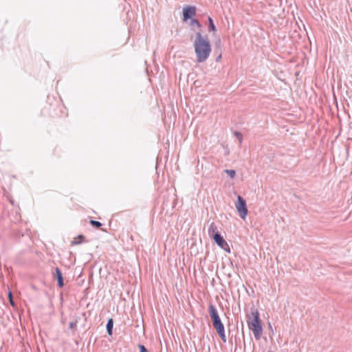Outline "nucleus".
Segmentation results:
<instances>
[{
    "label": "nucleus",
    "instance_id": "obj_11",
    "mask_svg": "<svg viewBox=\"0 0 352 352\" xmlns=\"http://www.w3.org/2000/svg\"><path fill=\"white\" fill-rule=\"evenodd\" d=\"M208 20L210 30L212 32H215L217 30H216V27L213 23L212 19L210 16H209Z\"/></svg>",
    "mask_w": 352,
    "mask_h": 352
},
{
    "label": "nucleus",
    "instance_id": "obj_4",
    "mask_svg": "<svg viewBox=\"0 0 352 352\" xmlns=\"http://www.w3.org/2000/svg\"><path fill=\"white\" fill-rule=\"evenodd\" d=\"M236 208L240 214L241 218L245 219L248 214V208L245 200L240 195H239L237 197Z\"/></svg>",
    "mask_w": 352,
    "mask_h": 352
},
{
    "label": "nucleus",
    "instance_id": "obj_7",
    "mask_svg": "<svg viewBox=\"0 0 352 352\" xmlns=\"http://www.w3.org/2000/svg\"><path fill=\"white\" fill-rule=\"evenodd\" d=\"M54 278L57 279L58 286L63 287L64 285L63 277L60 270L58 267H56L55 273L54 274Z\"/></svg>",
    "mask_w": 352,
    "mask_h": 352
},
{
    "label": "nucleus",
    "instance_id": "obj_18",
    "mask_svg": "<svg viewBox=\"0 0 352 352\" xmlns=\"http://www.w3.org/2000/svg\"><path fill=\"white\" fill-rule=\"evenodd\" d=\"M9 296H10V304L13 306L14 305V302L12 299V294H11V292L9 293Z\"/></svg>",
    "mask_w": 352,
    "mask_h": 352
},
{
    "label": "nucleus",
    "instance_id": "obj_19",
    "mask_svg": "<svg viewBox=\"0 0 352 352\" xmlns=\"http://www.w3.org/2000/svg\"><path fill=\"white\" fill-rule=\"evenodd\" d=\"M221 58V54H220L216 58V61H219Z\"/></svg>",
    "mask_w": 352,
    "mask_h": 352
},
{
    "label": "nucleus",
    "instance_id": "obj_8",
    "mask_svg": "<svg viewBox=\"0 0 352 352\" xmlns=\"http://www.w3.org/2000/svg\"><path fill=\"white\" fill-rule=\"evenodd\" d=\"M208 309L211 320L220 318L217 309L213 305L210 304L208 306Z\"/></svg>",
    "mask_w": 352,
    "mask_h": 352
},
{
    "label": "nucleus",
    "instance_id": "obj_3",
    "mask_svg": "<svg viewBox=\"0 0 352 352\" xmlns=\"http://www.w3.org/2000/svg\"><path fill=\"white\" fill-rule=\"evenodd\" d=\"M212 325L214 328L215 329L217 333L219 336L220 338L223 342H226L227 339L225 334V328L224 325L222 323L221 318H217L212 320Z\"/></svg>",
    "mask_w": 352,
    "mask_h": 352
},
{
    "label": "nucleus",
    "instance_id": "obj_16",
    "mask_svg": "<svg viewBox=\"0 0 352 352\" xmlns=\"http://www.w3.org/2000/svg\"><path fill=\"white\" fill-rule=\"evenodd\" d=\"M138 346H139V349H140V352H148L147 349L144 345L139 344Z\"/></svg>",
    "mask_w": 352,
    "mask_h": 352
},
{
    "label": "nucleus",
    "instance_id": "obj_9",
    "mask_svg": "<svg viewBox=\"0 0 352 352\" xmlns=\"http://www.w3.org/2000/svg\"><path fill=\"white\" fill-rule=\"evenodd\" d=\"M217 231V227L214 222H212L208 227V232L210 237L213 236V234Z\"/></svg>",
    "mask_w": 352,
    "mask_h": 352
},
{
    "label": "nucleus",
    "instance_id": "obj_12",
    "mask_svg": "<svg viewBox=\"0 0 352 352\" xmlns=\"http://www.w3.org/2000/svg\"><path fill=\"white\" fill-rule=\"evenodd\" d=\"M224 172L229 175L230 178H234L236 175V172L234 170L232 169H226L224 170Z\"/></svg>",
    "mask_w": 352,
    "mask_h": 352
},
{
    "label": "nucleus",
    "instance_id": "obj_5",
    "mask_svg": "<svg viewBox=\"0 0 352 352\" xmlns=\"http://www.w3.org/2000/svg\"><path fill=\"white\" fill-rule=\"evenodd\" d=\"M212 238L219 247L228 253L230 252L229 245L219 232H216Z\"/></svg>",
    "mask_w": 352,
    "mask_h": 352
},
{
    "label": "nucleus",
    "instance_id": "obj_6",
    "mask_svg": "<svg viewBox=\"0 0 352 352\" xmlns=\"http://www.w3.org/2000/svg\"><path fill=\"white\" fill-rule=\"evenodd\" d=\"M196 14V8L195 6H187L183 9V19L187 21Z\"/></svg>",
    "mask_w": 352,
    "mask_h": 352
},
{
    "label": "nucleus",
    "instance_id": "obj_15",
    "mask_svg": "<svg viewBox=\"0 0 352 352\" xmlns=\"http://www.w3.org/2000/svg\"><path fill=\"white\" fill-rule=\"evenodd\" d=\"M234 135L237 138V139L239 140V142L241 143L242 141H243V135L242 134L239 132V131H235L234 132Z\"/></svg>",
    "mask_w": 352,
    "mask_h": 352
},
{
    "label": "nucleus",
    "instance_id": "obj_17",
    "mask_svg": "<svg viewBox=\"0 0 352 352\" xmlns=\"http://www.w3.org/2000/svg\"><path fill=\"white\" fill-rule=\"evenodd\" d=\"M77 324V320H76L75 322H70L69 324V328L70 329H73Z\"/></svg>",
    "mask_w": 352,
    "mask_h": 352
},
{
    "label": "nucleus",
    "instance_id": "obj_2",
    "mask_svg": "<svg viewBox=\"0 0 352 352\" xmlns=\"http://www.w3.org/2000/svg\"><path fill=\"white\" fill-rule=\"evenodd\" d=\"M248 325L249 329L252 331L255 339L257 340H260L262 336L263 328L258 310L252 309L251 314L248 316Z\"/></svg>",
    "mask_w": 352,
    "mask_h": 352
},
{
    "label": "nucleus",
    "instance_id": "obj_20",
    "mask_svg": "<svg viewBox=\"0 0 352 352\" xmlns=\"http://www.w3.org/2000/svg\"><path fill=\"white\" fill-rule=\"evenodd\" d=\"M78 238H79V239H85V236H82V235H79V236H78Z\"/></svg>",
    "mask_w": 352,
    "mask_h": 352
},
{
    "label": "nucleus",
    "instance_id": "obj_21",
    "mask_svg": "<svg viewBox=\"0 0 352 352\" xmlns=\"http://www.w3.org/2000/svg\"><path fill=\"white\" fill-rule=\"evenodd\" d=\"M74 243L75 244H79V243H80V241H75Z\"/></svg>",
    "mask_w": 352,
    "mask_h": 352
},
{
    "label": "nucleus",
    "instance_id": "obj_22",
    "mask_svg": "<svg viewBox=\"0 0 352 352\" xmlns=\"http://www.w3.org/2000/svg\"><path fill=\"white\" fill-rule=\"evenodd\" d=\"M268 352H273V351H268Z\"/></svg>",
    "mask_w": 352,
    "mask_h": 352
},
{
    "label": "nucleus",
    "instance_id": "obj_14",
    "mask_svg": "<svg viewBox=\"0 0 352 352\" xmlns=\"http://www.w3.org/2000/svg\"><path fill=\"white\" fill-rule=\"evenodd\" d=\"M190 25H195V26H197L198 28H200L201 26L200 22L198 20L195 19H192L191 20Z\"/></svg>",
    "mask_w": 352,
    "mask_h": 352
},
{
    "label": "nucleus",
    "instance_id": "obj_13",
    "mask_svg": "<svg viewBox=\"0 0 352 352\" xmlns=\"http://www.w3.org/2000/svg\"><path fill=\"white\" fill-rule=\"evenodd\" d=\"M90 224L98 228L102 226V223L100 221L96 220H91Z\"/></svg>",
    "mask_w": 352,
    "mask_h": 352
},
{
    "label": "nucleus",
    "instance_id": "obj_1",
    "mask_svg": "<svg viewBox=\"0 0 352 352\" xmlns=\"http://www.w3.org/2000/svg\"><path fill=\"white\" fill-rule=\"evenodd\" d=\"M193 47L197 63L205 62L212 52V47L207 35H202L201 32L195 34Z\"/></svg>",
    "mask_w": 352,
    "mask_h": 352
},
{
    "label": "nucleus",
    "instance_id": "obj_10",
    "mask_svg": "<svg viewBox=\"0 0 352 352\" xmlns=\"http://www.w3.org/2000/svg\"><path fill=\"white\" fill-rule=\"evenodd\" d=\"M113 320L112 318H109L106 324V329L108 335L111 336L113 333Z\"/></svg>",
    "mask_w": 352,
    "mask_h": 352
}]
</instances>
